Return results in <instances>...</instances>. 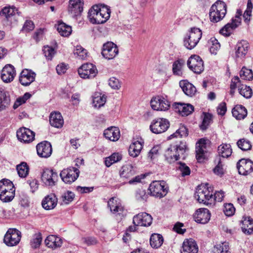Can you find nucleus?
Wrapping results in <instances>:
<instances>
[{"instance_id":"4d7b16f0","label":"nucleus","mask_w":253,"mask_h":253,"mask_svg":"<svg viewBox=\"0 0 253 253\" xmlns=\"http://www.w3.org/2000/svg\"><path fill=\"white\" fill-rule=\"evenodd\" d=\"M209 43L211 44L210 47L211 53L213 54H216L217 51L220 47V44L217 40L214 37H212L210 39Z\"/></svg>"},{"instance_id":"8fccbe9b","label":"nucleus","mask_w":253,"mask_h":253,"mask_svg":"<svg viewBox=\"0 0 253 253\" xmlns=\"http://www.w3.org/2000/svg\"><path fill=\"white\" fill-rule=\"evenodd\" d=\"M106 102V96L105 95L96 94L93 97L92 103L95 108H99L103 106Z\"/></svg>"},{"instance_id":"7c9ffc66","label":"nucleus","mask_w":253,"mask_h":253,"mask_svg":"<svg viewBox=\"0 0 253 253\" xmlns=\"http://www.w3.org/2000/svg\"><path fill=\"white\" fill-rule=\"evenodd\" d=\"M46 246L52 249H55L61 246L62 239L55 235H51L46 237L44 240Z\"/></svg>"},{"instance_id":"5701e85b","label":"nucleus","mask_w":253,"mask_h":253,"mask_svg":"<svg viewBox=\"0 0 253 253\" xmlns=\"http://www.w3.org/2000/svg\"><path fill=\"white\" fill-rule=\"evenodd\" d=\"M197 144L198 145L196 147V159L199 162H203L206 159V140L204 138H201L199 140Z\"/></svg>"},{"instance_id":"473e14b6","label":"nucleus","mask_w":253,"mask_h":253,"mask_svg":"<svg viewBox=\"0 0 253 253\" xmlns=\"http://www.w3.org/2000/svg\"><path fill=\"white\" fill-rule=\"evenodd\" d=\"M16 14H18V9L14 6H5L0 11V16L4 17L7 21L10 20Z\"/></svg>"},{"instance_id":"f8f14e48","label":"nucleus","mask_w":253,"mask_h":253,"mask_svg":"<svg viewBox=\"0 0 253 253\" xmlns=\"http://www.w3.org/2000/svg\"><path fill=\"white\" fill-rule=\"evenodd\" d=\"M119 53V49L116 44L107 42L103 44L101 54L105 58L110 60L114 58Z\"/></svg>"},{"instance_id":"49530a36","label":"nucleus","mask_w":253,"mask_h":253,"mask_svg":"<svg viewBox=\"0 0 253 253\" xmlns=\"http://www.w3.org/2000/svg\"><path fill=\"white\" fill-rule=\"evenodd\" d=\"M16 169L18 175L21 178L26 177L29 173V168L26 162H22L20 164L18 165Z\"/></svg>"},{"instance_id":"c03bdc74","label":"nucleus","mask_w":253,"mask_h":253,"mask_svg":"<svg viewBox=\"0 0 253 253\" xmlns=\"http://www.w3.org/2000/svg\"><path fill=\"white\" fill-rule=\"evenodd\" d=\"M204 118L202 124L199 126L202 131H205L212 122V115L209 113L203 112Z\"/></svg>"},{"instance_id":"0eeeda50","label":"nucleus","mask_w":253,"mask_h":253,"mask_svg":"<svg viewBox=\"0 0 253 253\" xmlns=\"http://www.w3.org/2000/svg\"><path fill=\"white\" fill-rule=\"evenodd\" d=\"M21 237V232L15 228H9L4 235L3 242L9 247L17 245Z\"/></svg>"},{"instance_id":"de8ad7c7","label":"nucleus","mask_w":253,"mask_h":253,"mask_svg":"<svg viewBox=\"0 0 253 253\" xmlns=\"http://www.w3.org/2000/svg\"><path fill=\"white\" fill-rule=\"evenodd\" d=\"M122 159V155L119 153H114L110 156L106 158L105 164L107 167H110L112 164L117 163Z\"/></svg>"},{"instance_id":"f3484780","label":"nucleus","mask_w":253,"mask_h":253,"mask_svg":"<svg viewBox=\"0 0 253 253\" xmlns=\"http://www.w3.org/2000/svg\"><path fill=\"white\" fill-rule=\"evenodd\" d=\"M240 174L248 175L253 171V162L250 159H242L237 164Z\"/></svg>"},{"instance_id":"79ce46f5","label":"nucleus","mask_w":253,"mask_h":253,"mask_svg":"<svg viewBox=\"0 0 253 253\" xmlns=\"http://www.w3.org/2000/svg\"><path fill=\"white\" fill-rule=\"evenodd\" d=\"M9 95L4 91L0 89V111L4 110L10 105Z\"/></svg>"},{"instance_id":"338daca9","label":"nucleus","mask_w":253,"mask_h":253,"mask_svg":"<svg viewBox=\"0 0 253 253\" xmlns=\"http://www.w3.org/2000/svg\"><path fill=\"white\" fill-rule=\"evenodd\" d=\"M235 211V209L233 206V205L229 203L226 204L224 205L223 211L225 214L227 216H230L233 215Z\"/></svg>"},{"instance_id":"1a4fd4ad","label":"nucleus","mask_w":253,"mask_h":253,"mask_svg":"<svg viewBox=\"0 0 253 253\" xmlns=\"http://www.w3.org/2000/svg\"><path fill=\"white\" fill-rule=\"evenodd\" d=\"M188 68L196 74H201L204 70V61L198 55H191L187 60Z\"/></svg>"},{"instance_id":"2f4dec72","label":"nucleus","mask_w":253,"mask_h":253,"mask_svg":"<svg viewBox=\"0 0 253 253\" xmlns=\"http://www.w3.org/2000/svg\"><path fill=\"white\" fill-rule=\"evenodd\" d=\"M233 116L237 120H240L245 119L248 114L247 109L242 105H236L232 110Z\"/></svg>"},{"instance_id":"69168bd1","label":"nucleus","mask_w":253,"mask_h":253,"mask_svg":"<svg viewBox=\"0 0 253 253\" xmlns=\"http://www.w3.org/2000/svg\"><path fill=\"white\" fill-rule=\"evenodd\" d=\"M183 105L182 110H181V115L182 116H188L194 111V107L193 105L185 103H184Z\"/></svg>"},{"instance_id":"39448f33","label":"nucleus","mask_w":253,"mask_h":253,"mask_svg":"<svg viewBox=\"0 0 253 253\" xmlns=\"http://www.w3.org/2000/svg\"><path fill=\"white\" fill-rule=\"evenodd\" d=\"M202 36V31L198 28H191L189 33L183 39L184 46L188 49H193L198 44Z\"/></svg>"},{"instance_id":"6e6d98bb","label":"nucleus","mask_w":253,"mask_h":253,"mask_svg":"<svg viewBox=\"0 0 253 253\" xmlns=\"http://www.w3.org/2000/svg\"><path fill=\"white\" fill-rule=\"evenodd\" d=\"M31 96L32 95L30 93L26 92L23 96L17 98L13 106V108L14 109L17 108L19 106L25 103Z\"/></svg>"},{"instance_id":"c756f323","label":"nucleus","mask_w":253,"mask_h":253,"mask_svg":"<svg viewBox=\"0 0 253 253\" xmlns=\"http://www.w3.org/2000/svg\"><path fill=\"white\" fill-rule=\"evenodd\" d=\"M51 126L56 128H61L64 124L63 117L59 112H52L49 116Z\"/></svg>"},{"instance_id":"4be33fe9","label":"nucleus","mask_w":253,"mask_h":253,"mask_svg":"<svg viewBox=\"0 0 253 253\" xmlns=\"http://www.w3.org/2000/svg\"><path fill=\"white\" fill-rule=\"evenodd\" d=\"M16 76V71L13 66L6 65L1 72V79L6 83L11 82Z\"/></svg>"},{"instance_id":"9d476101","label":"nucleus","mask_w":253,"mask_h":253,"mask_svg":"<svg viewBox=\"0 0 253 253\" xmlns=\"http://www.w3.org/2000/svg\"><path fill=\"white\" fill-rule=\"evenodd\" d=\"M79 170L74 167H69L62 170L60 176L62 180L66 184H71L79 177Z\"/></svg>"},{"instance_id":"774afa93","label":"nucleus","mask_w":253,"mask_h":253,"mask_svg":"<svg viewBox=\"0 0 253 253\" xmlns=\"http://www.w3.org/2000/svg\"><path fill=\"white\" fill-rule=\"evenodd\" d=\"M147 197L148 195L144 190L138 189L136 192L135 197L138 201H146Z\"/></svg>"},{"instance_id":"393cba45","label":"nucleus","mask_w":253,"mask_h":253,"mask_svg":"<svg viewBox=\"0 0 253 253\" xmlns=\"http://www.w3.org/2000/svg\"><path fill=\"white\" fill-rule=\"evenodd\" d=\"M241 229L242 232L246 235L253 234V219L250 216L243 217V219L240 221Z\"/></svg>"},{"instance_id":"4468645a","label":"nucleus","mask_w":253,"mask_h":253,"mask_svg":"<svg viewBox=\"0 0 253 253\" xmlns=\"http://www.w3.org/2000/svg\"><path fill=\"white\" fill-rule=\"evenodd\" d=\"M152 216L145 212L139 213L133 217V224L138 226L149 227L152 223Z\"/></svg>"},{"instance_id":"20e7f679","label":"nucleus","mask_w":253,"mask_h":253,"mask_svg":"<svg viewBox=\"0 0 253 253\" xmlns=\"http://www.w3.org/2000/svg\"><path fill=\"white\" fill-rule=\"evenodd\" d=\"M209 184H201L196 188L195 198L199 203L206 205L212 204L213 194L209 190Z\"/></svg>"},{"instance_id":"e433bc0d","label":"nucleus","mask_w":253,"mask_h":253,"mask_svg":"<svg viewBox=\"0 0 253 253\" xmlns=\"http://www.w3.org/2000/svg\"><path fill=\"white\" fill-rule=\"evenodd\" d=\"M239 25L231 20V22L228 23L219 31L220 34L225 36L229 37L232 34V31L237 28Z\"/></svg>"},{"instance_id":"bf43d9fd","label":"nucleus","mask_w":253,"mask_h":253,"mask_svg":"<svg viewBox=\"0 0 253 253\" xmlns=\"http://www.w3.org/2000/svg\"><path fill=\"white\" fill-rule=\"evenodd\" d=\"M229 250L228 243L223 242L214 246L213 252L214 253H227Z\"/></svg>"},{"instance_id":"09e8293b","label":"nucleus","mask_w":253,"mask_h":253,"mask_svg":"<svg viewBox=\"0 0 253 253\" xmlns=\"http://www.w3.org/2000/svg\"><path fill=\"white\" fill-rule=\"evenodd\" d=\"M238 86L239 93L241 95L247 99L251 98L253 91L250 86L244 84L239 85Z\"/></svg>"},{"instance_id":"bb28decb","label":"nucleus","mask_w":253,"mask_h":253,"mask_svg":"<svg viewBox=\"0 0 253 253\" xmlns=\"http://www.w3.org/2000/svg\"><path fill=\"white\" fill-rule=\"evenodd\" d=\"M103 134L105 138L112 141L118 140L120 137L119 128L114 126H111L106 129Z\"/></svg>"},{"instance_id":"6ab92c4d","label":"nucleus","mask_w":253,"mask_h":253,"mask_svg":"<svg viewBox=\"0 0 253 253\" xmlns=\"http://www.w3.org/2000/svg\"><path fill=\"white\" fill-rule=\"evenodd\" d=\"M36 74L32 70L24 69L19 77V81L20 84L25 86H29L32 83L35 81Z\"/></svg>"},{"instance_id":"aec40b11","label":"nucleus","mask_w":253,"mask_h":253,"mask_svg":"<svg viewBox=\"0 0 253 253\" xmlns=\"http://www.w3.org/2000/svg\"><path fill=\"white\" fill-rule=\"evenodd\" d=\"M36 149L38 156L44 158L49 157L52 151L51 144L47 141H43L38 144Z\"/></svg>"},{"instance_id":"13d9d810","label":"nucleus","mask_w":253,"mask_h":253,"mask_svg":"<svg viewBox=\"0 0 253 253\" xmlns=\"http://www.w3.org/2000/svg\"><path fill=\"white\" fill-rule=\"evenodd\" d=\"M15 191V190H10L4 192V194H0V200L5 203L11 201L14 198Z\"/></svg>"},{"instance_id":"603ef678","label":"nucleus","mask_w":253,"mask_h":253,"mask_svg":"<svg viewBox=\"0 0 253 253\" xmlns=\"http://www.w3.org/2000/svg\"><path fill=\"white\" fill-rule=\"evenodd\" d=\"M237 145L243 151L251 150L252 147L251 142L245 138L239 139L237 142Z\"/></svg>"},{"instance_id":"680f3d73","label":"nucleus","mask_w":253,"mask_h":253,"mask_svg":"<svg viewBox=\"0 0 253 253\" xmlns=\"http://www.w3.org/2000/svg\"><path fill=\"white\" fill-rule=\"evenodd\" d=\"M74 54L80 59H84L87 56L86 50L81 45L76 46L74 51Z\"/></svg>"},{"instance_id":"37998d69","label":"nucleus","mask_w":253,"mask_h":253,"mask_svg":"<svg viewBox=\"0 0 253 253\" xmlns=\"http://www.w3.org/2000/svg\"><path fill=\"white\" fill-rule=\"evenodd\" d=\"M57 30L60 35L63 37H68L72 33V28L63 22H59Z\"/></svg>"},{"instance_id":"ea45409f","label":"nucleus","mask_w":253,"mask_h":253,"mask_svg":"<svg viewBox=\"0 0 253 253\" xmlns=\"http://www.w3.org/2000/svg\"><path fill=\"white\" fill-rule=\"evenodd\" d=\"M164 239L162 235L160 234H153L150 239V244L153 248H159L163 244Z\"/></svg>"},{"instance_id":"5fc2aeb1","label":"nucleus","mask_w":253,"mask_h":253,"mask_svg":"<svg viewBox=\"0 0 253 253\" xmlns=\"http://www.w3.org/2000/svg\"><path fill=\"white\" fill-rule=\"evenodd\" d=\"M241 78L245 80L251 81L253 79V71L251 69L243 67L240 71Z\"/></svg>"},{"instance_id":"7ed1b4c3","label":"nucleus","mask_w":253,"mask_h":253,"mask_svg":"<svg viewBox=\"0 0 253 253\" xmlns=\"http://www.w3.org/2000/svg\"><path fill=\"white\" fill-rule=\"evenodd\" d=\"M227 12L226 3L221 0H217L212 5L210 8L209 16L210 20L213 23H216L221 20L225 16Z\"/></svg>"},{"instance_id":"6e6552de","label":"nucleus","mask_w":253,"mask_h":253,"mask_svg":"<svg viewBox=\"0 0 253 253\" xmlns=\"http://www.w3.org/2000/svg\"><path fill=\"white\" fill-rule=\"evenodd\" d=\"M169 127V121L166 119L160 118L152 121L150 129L153 133L160 134L165 132Z\"/></svg>"},{"instance_id":"a19ab883","label":"nucleus","mask_w":253,"mask_h":253,"mask_svg":"<svg viewBox=\"0 0 253 253\" xmlns=\"http://www.w3.org/2000/svg\"><path fill=\"white\" fill-rule=\"evenodd\" d=\"M218 152L220 157L228 158L232 153L231 145L229 144H222L218 146Z\"/></svg>"},{"instance_id":"a211bd4d","label":"nucleus","mask_w":253,"mask_h":253,"mask_svg":"<svg viewBox=\"0 0 253 253\" xmlns=\"http://www.w3.org/2000/svg\"><path fill=\"white\" fill-rule=\"evenodd\" d=\"M68 6L69 13L74 18L81 15L83 11V0H69Z\"/></svg>"},{"instance_id":"f03ea898","label":"nucleus","mask_w":253,"mask_h":253,"mask_svg":"<svg viewBox=\"0 0 253 253\" xmlns=\"http://www.w3.org/2000/svg\"><path fill=\"white\" fill-rule=\"evenodd\" d=\"M187 146L185 142H180L179 145H170L166 151L164 156L165 160L169 164H172L180 159L183 156L182 159H185L184 156Z\"/></svg>"},{"instance_id":"58836bf2","label":"nucleus","mask_w":253,"mask_h":253,"mask_svg":"<svg viewBox=\"0 0 253 253\" xmlns=\"http://www.w3.org/2000/svg\"><path fill=\"white\" fill-rule=\"evenodd\" d=\"M185 64V61L182 59H179L175 61L172 64V73L175 76L181 77L182 76V68Z\"/></svg>"},{"instance_id":"4c0bfd02","label":"nucleus","mask_w":253,"mask_h":253,"mask_svg":"<svg viewBox=\"0 0 253 253\" xmlns=\"http://www.w3.org/2000/svg\"><path fill=\"white\" fill-rule=\"evenodd\" d=\"M10 190H15L12 181L5 178L0 180V194H4V192Z\"/></svg>"},{"instance_id":"b1692460","label":"nucleus","mask_w":253,"mask_h":253,"mask_svg":"<svg viewBox=\"0 0 253 253\" xmlns=\"http://www.w3.org/2000/svg\"><path fill=\"white\" fill-rule=\"evenodd\" d=\"M199 248L196 242L192 238L186 239L182 243L181 253H198Z\"/></svg>"},{"instance_id":"72a5a7b5","label":"nucleus","mask_w":253,"mask_h":253,"mask_svg":"<svg viewBox=\"0 0 253 253\" xmlns=\"http://www.w3.org/2000/svg\"><path fill=\"white\" fill-rule=\"evenodd\" d=\"M108 207L110 208L111 211L114 214L121 215L124 211V208L122 205L119 203H118L113 197L110 199L108 202Z\"/></svg>"},{"instance_id":"f704fd0d","label":"nucleus","mask_w":253,"mask_h":253,"mask_svg":"<svg viewBox=\"0 0 253 253\" xmlns=\"http://www.w3.org/2000/svg\"><path fill=\"white\" fill-rule=\"evenodd\" d=\"M143 143L138 140L132 143L128 149L129 155L133 158L137 157L143 148Z\"/></svg>"},{"instance_id":"a878e982","label":"nucleus","mask_w":253,"mask_h":253,"mask_svg":"<svg viewBox=\"0 0 253 253\" xmlns=\"http://www.w3.org/2000/svg\"><path fill=\"white\" fill-rule=\"evenodd\" d=\"M249 43L246 41L238 42L235 47V55L238 58H244L249 49Z\"/></svg>"},{"instance_id":"864d4df0","label":"nucleus","mask_w":253,"mask_h":253,"mask_svg":"<svg viewBox=\"0 0 253 253\" xmlns=\"http://www.w3.org/2000/svg\"><path fill=\"white\" fill-rule=\"evenodd\" d=\"M214 163L216 165V166L213 169V172L217 174H223V165L222 164L221 158L220 156H216L214 161Z\"/></svg>"},{"instance_id":"3c124183","label":"nucleus","mask_w":253,"mask_h":253,"mask_svg":"<svg viewBox=\"0 0 253 253\" xmlns=\"http://www.w3.org/2000/svg\"><path fill=\"white\" fill-rule=\"evenodd\" d=\"M42 241V234L38 232L34 234L30 244L32 248L37 249L40 247Z\"/></svg>"},{"instance_id":"423d86ee","label":"nucleus","mask_w":253,"mask_h":253,"mask_svg":"<svg viewBox=\"0 0 253 253\" xmlns=\"http://www.w3.org/2000/svg\"><path fill=\"white\" fill-rule=\"evenodd\" d=\"M151 195L159 198L165 196L168 192V187L164 181H155L152 182L149 187Z\"/></svg>"},{"instance_id":"052dcab7","label":"nucleus","mask_w":253,"mask_h":253,"mask_svg":"<svg viewBox=\"0 0 253 253\" xmlns=\"http://www.w3.org/2000/svg\"><path fill=\"white\" fill-rule=\"evenodd\" d=\"M178 164L179 167L177 168V169L180 171L181 175L182 177H185L190 174L191 169L185 163L180 162L178 163Z\"/></svg>"},{"instance_id":"412c9836","label":"nucleus","mask_w":253,"mask_h":253,"mask_svg":"<svg viewBox=\"0 0 253 253\" xmlns=\"http://www.w3.org/2000/svg\"><path fill=\"white\" fill-rule=\"evenodd\" d=\"M211 216L210 211L206 208L198 209L193 215L194 220L198 223L206 224L210 220Z\"/></svg>"},{"instance_id":"f257e3e1","label":"nucleus","mask_w":253,"mask_h":253,"mask_svg":"<svg viewBox=\"0 0 253 253\" xmlns=\"http://www.w3.org/2000/svg\"><path fill=\"white\" fill-rule=\"evenodd\" d=\"M110 13L111 10L106 5H103L102 7L93 5L88 12V18L91 23L101 24L109 19Z\"/></svg>"},{"instance_id":"ddd939ff","label":"nucleus","mask_w":253,"mask_h":253,"mask_svg":"<svg viewBox=\"0 0 253 253\" xmlns=\"http://www.w3.org/2000/svg\"><path fill=\"white\" fill-rule=\"evenodd\" d=\"M150 104L151 108L156 111H165L170 107L169 102L161 96L153 97L151 100Z\"/></svg>"},{"instance_id":"a18cd8bd","label":"nucleus","mask_w":253,"mask_h":253,"mask_svg":"<svg viewBox=\"0 0 253 253\" xmlns=\"http://www.w3.org/2000/svg\"><path fill=\"white\" fill-rule=\"evenodd\" d=\"M188 135V128L184 125H180V127L173 134L168 137V139H171L174 137L179 136L181 138L183 137H187Z\"/></svg>"},{"instance_id":"2eb2a0df","label":"nucleus","mask_w":253,"mask_h":253,"mask_svg":"<svg viewBox=\"0 0 253 253\" xmlns=\"http://www.w3.org/2000/svg\"><path fill=\"white\" fill-rule=\"evenodd\" d=\"M41 178L42 181L45 185L52 187L55 185L57 180V173L54 171L52 169H45L43 170Z\"/></svg>"},{"instance_id":"cd10ccee","label":"nucleus","mask_w":253,"mask_h":253,"mask_svg":"<svg viewBox=\"0 0 253 253\" xmlns=\"http://www.w3.org/2000/svg\"><path fill=\"white\" fill-rule=\"evenodd\" d=\"M57 203V198L54 194L46 196L42 201V206L46 210L54 209Z\"/></svg>"},{"instance_id":"c9c22d12","label":"nucleus","mask_w":253,"mask_h":253,"mask_svg":"<svg viewBox=\"0 0 253 253\" xmlns=\"http://www.w3.org/2000/svg\"><path fill=\"white\" fill-rule=\"evenodd\" d=\"M135 173L133 167L131 165H126L122 167L120 172L121 177L128 179Z\"/></svg>"},{"instance_id":"c85d7f7f","label":"nucleus","mask_w":253,"mask_h":253,"mask_svg":"<svg viewBox=\"0 0 253 253\" xmlns=\"http://www.w3.org/2000/svg\"><path fill=\"white\" fill-rule=\"evenodd\" d=\"M179 85L184 93L187 96L192 97L197 91L196 87L186 80L180 81Z\"/></svg>"},{"instance_id":"e2e57ef3","label":"nucleus","mask_w":253,"mask_h":253,"mask_svg":"<svg viewBox=\"0 0 253 253\" xmlns=\"http://www.w3.org/2000/svg\"><path fill=\"white\" fill-rule=\"evenodd\" d=\"M75 198V194L71 191H67L61 196L62 201L65 204H68L71 202Z\"/></svg>"},{"instance_id":"0e129e2a","label":"nucleus","mask_w":253,"mask_h":253,"mask_svg":"<svg viewBox=\"0 0 253 253\" xmlns=\"http://www.w3.org/2000/svg\"><path fill=\"white\" fill-rule=\"evenodd\" d=\"M42 51L45 57L48 60H51L55 53L54 49L48 45L44 46Z\"/></svg>"},{"instance_id":"9b49d317","label":"nucleus","mask_w":253,"mask_h":253,"mask_svg":"<svg viewBox=\"0 0 253 253\" xmlns=\"http://www.w3.org/2000/svg\"><path fill=\"white\" fill-rule=\"evenodd\" d=\"M78 73L83 79H91L94 78L98 71L95 65L91 63L83 64L78 69Z\"/></svg>"},{"instance_id":"dca6fc26","label":"nucleus","mask_w":253,"mask_h":253,"mask_svg":"<svg viewBox=\"0 0 253 253\" xmlns=\"http://www.w3.org/2000/svg\"><path fill=\"white\" fill-rule=\"evenodd\" d=\"M16 135L20 142L29 143L34 140L35 133L29 128L22 127L17 130Z\"/></svg>"}]
</instances>
